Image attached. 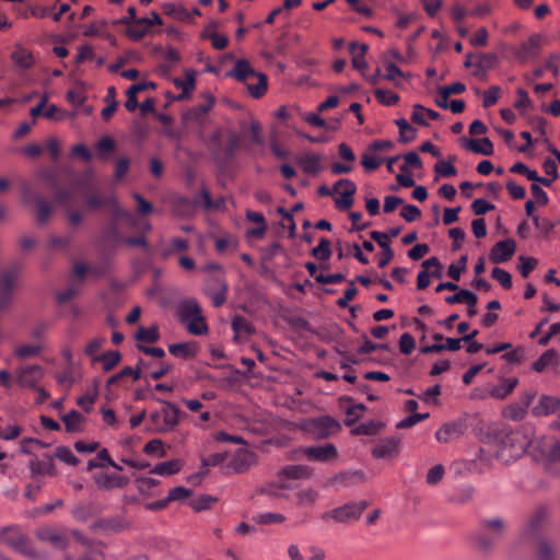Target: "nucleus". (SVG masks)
Segmentation results:
<instances>
[{"label":"nucleus","mask_w":560,"mask_h":560,"mask_svg":"<svg viewBox=\"0 0 560 560\" xmlns=\"http://www.w3.org/2000/svg\"><path fill=\"white\" fill-rule=\"evenodd\" d=\"M179 322L186 327L187 331L195 336H202L208 331L206 319L201 314V308L195 299H187L179 303Z\"/></svg>","instance_id":"nucleus-1"},{"label":"nucleus","mask_w":560,"mask_h":560,"mask_svg":"<svg viewBox=\"0 0 560 560\" xmlns=\"http://www.w3.org/2000/svg\"><path fill=\"white\" fill-rule=\"evenodd\" d=\"M494 442L509 446L506 457H503L502 454L499 455L503 459V464L509 465L527 451L530 439L522 430H501L494 434Z\"/></svg>","instance_id":"nucleus-2"},{"label":"nucleus","mask_w":560,"mask_h":560,"mask_svg":"<svg viewBox=\"0 0 560 560\" xmlns=\"http://www.w3.org/2000/svg\"><path fill=\"white\" fill-rule=\"evenodd\" d=\"M164 407L160 410L153 411L150 415V422L154 428V431L159 433H166L174 430L179 422V409L176 405L159 399Z\"/></svg>","instance_id":"nucleus-3"},{"label":"nucleus","mask_w":560,"mask_h":560,"mask_svg":"<svg viewBox=\"0 0 560 560\" xmlns=\"http://www.w3.org/2000/svg\"><path fill=\"white\" fill-rule=\"evenodd\" d=\"M366 508L368 503L365 501L349 502L323 513L320 518L326 523L329 521L336 523H351L359 520Z\"/></svg>","instance_id":"nucleus-4"},{"label":"nucleus","mask_w":560,"mask_h":560,"mask_svg":"<svg viewBox=\"0 0 560 560\" xmlns=\"http://www.w3.org/2000/svg\"><path fill=\"white\" fill-rule=\"evenodd\" d=\"M303 430L315 439H327L341 430L338 420L330 416L312 418L303 423Z\"/></svg>","instance_id":"nucleus-5"},{"label":"nucleus","mask_w":560,"mask_h":560,"mask_svg":"<svg viewBox=\"0 0 560 560\" xmlns=\"http://www.w3.org/2000/svg\"><path fill=\"white\" fill-rule=\"evenodd\" d=\"M85 202L90 210H97L102 207L108 206L112 209L114 218L117 220L121 218H131L130 212L121 209L114 196H107L97 190H92L85 195Z\"/></svg>","instance_id":"nucleus-6"},{"label":"nucleus","mask_w":560,"mask_h":560,"mask_svg":"<svg viewBox=\"0 0 560 560\" xmlns=\"http://www.w3.org/2000/svg\"><path fill=\"white\" fill-rule=\"evenodd\" d=\"M81 186H83V180L79 179L75 180L73 185L69 188H56L55 190L56 200L66 209L68 222L72 226H78L83 219L82 214L79 211L70 209V206L75 197V190L78 187Z\"/></svg>","instance_id":"nucleus-7"},{"label":"nucleus","mask_w":560,"mask_h":560,"mask_svg":"<svg viewBox=\"0 0 560 560\" xmlns=\"http://www.w3.org/2000/svg\"><path fill=\"white\" fill-rule=\"evenodd\" d=\"M2 541L16 551L30 558H38V553L31 547L28 538L20 530L14 528H4L1 533Z\"/></svg>","instance_id":"nucleus-8"},{"label":"nucleus","mask_w":560,"mask_h":560,"mask_svg":"<svg viewBox=\"0 0 560 560\" xmlns=\"http://www.w3.org/2000/svg\"><path fill=\"white\" fill-rule=\"evenodd\" d=\"M400 453V439L388 436L381 440L373 448L372 456L377 459H394Z\"/></svg>","instance_id":"nucleus-9"},{"label":"nucleus","mask_w":560,"mask_h":560,"mask_svg":"<svg viewBox=\"0 0 560 560\" xmlns=\"http://www.w3.org/2000/svg\"><path fill=\"white\" fill-rule=\"evenodd\" d=\"M311 477V469L305 465H289L283 467L278 472V480L280 482V488L288 490L291 487L285 483V479H308Z\"/></svg>","instance_id":"nucleus-10"},{"label":"nucleus","mask_w":560,"mask_h":560,"mask_svg":"<svg viewBox=\"0 0 560 560\" xmlns=\"http://www.w3.org/2000/svg\"><path fill=\"white\" fill-rule=\"evenodd\" d=\"M338 185H343L339 197L335 198V206L338 210H348L353 205V196L357 192V185L349 178L338 179Z\"/></svg>","instance_id":"nucleus-11"},{"label":"nucleus","mask_w":560,"mask_h":560,"mask_svg":"<svg viewBox=\"0 0 560 560\" xmlns=\"http://www.w3.org/2000/svg\"><path fill=\"white\" fill-rule=\"evenodd\" d=\"M516 244L512 238H506L494 244L490 252V260L494 264L508 261L515 253Z\"/></svg>","instance_id":"nucleus-12"},{"label":"nucleus","mask_w":560,"mask_h":560,"mask_svg":"<svg viewBox=\"0 0 560 560\" xmlns=\"http://www.w3.org/2000/svg\"><path fill=\"white\" fill-rule=\"evenodd\" d=\"M36 537L45 542H49L55 548L65 549L67 546V537L62 530L54 527L44 526L36 530Z\"/></svg>","instance_id":"nucleus-13"},{"label":"nucleus","mask_w":560,"mask_h":560,"mask_svg":"<svg viewBox=\"0 0 560 560\" xmlns=\"http://www.w3.org/2000/svg\"><path fill=\"white\" fill-rule=\"evenodd\" d=\"M44 370L40 365L33 364L22 368L18 372V383L24 387L35 388L36 384L43 378Z\"/></svg>","instance_id":"nucleus-14"},{"label":"nucleus","mask_w":560,"mask_h":560,"mask_svg":"<svg viewBox=\"0 0 560 560\" xmlns=\"http://www.w3.org/2000/svg\"><path fill=\"white\" fill-rule=\"evenodd\" d=\"M304 454L310 460L327 462L336 457L337 448L334 444L308 446L304 448Z\"/></svg>","instance_id":"nucleus-15"},{"label":"nucleus","mask_w":560,"mask_h":560,"mask_svg":"<svg viewBox=\"0 0 560 560\" xmlns=\"http://www.w3.org/2000/svg\"><path fill=\"white\" fill-rule=\"evenodd\" d=\"M256 464V455L254 452L248 450H238L233 455L230 467L237 474L247 471L252 466Z\"/></svg>","instance_id":"nucleus-16"},{"label":"nucleus","mask_w":560,"mask_h":560,"mask_svg":"<svg viewBox=\"0 0 560 560\" xmlns=\"http://www.w3.org/2000/svg\"><path fill=\"white\" fill-rule=\"evenodd\" d=\"M323 156L318 153L306 152L298 156L296 162L305 174L317 175L322 171Z\"/></svg>","instance_id":"nucleus-17"},{"label":"nucleus","mask_w":560,"mask_h":560,"mask_svg":"<svg viewBox=\"0 0 560 560\" xmlns=\"http://www.w3.org/2000/svg\"><path fill=\"white\" fill-rule=\"evenodd\" d=\"M464 433V424L459 421L444 423L436 432L435 438L440 443H450Z\"/></svg>","instance_id":"nucleus-18"},{"label":"nucleus","mask_w":560,"mask_h":560,"mask_svg":"<svg viewBox=\"0 0 560 560\" xmlns=\"http://www.w3.org/2000/svg\"><path fill=\"white\" fill-rule=\"evenodd\" d=\"M560 409V399L556 396L542 395L532 409L535 417H546Z\"/></svg>","instance_id":"nucleus-19"},{"label":"nucleus","mask_w":560,"mask_h":560,"mask_svg":"<svg viewBox=\"0 0 560 560\" xmlns=\"http://www.w3.org/2000/svg\"><path fill=\"white\" fill-rule=\"evenodd\" d=\"M214 105V98L211 95H208L205 103L189 108L187 112L183 114V120L185 122H201L208 112Z\"/></svg>","instance_id":"nucleus-20"},{"label":"nucleus","mask_w":560,"mask_h":560,"mask_svg":"<svg viewBox=\"0 0 560 560\" xmlns=\"http://www.w3.org/2000/svg\"><path fill=\"white\" fill-rule=\"evenodd\" d=\"M494 450L491 443L480 447L474 460V470L478 474H483L488 471L492 466Z\"/></svg>","instance_id":"nucleus-21"},{"label":"nucleus","mask_w":560,"mask_h":560,"mask_svg":"<svg viewBox=\"0 0 560 560\" xmlns=\"http://www.w3.org/2000/svg\"><path fill=\"white\" fill-rule=\"evenodd\" d=\"M128 479L117 474L102 472L95 476V483L102 490H112L115 488H124Z\"/></svg>","instance_id":"nucleus-22"},{"label":"nucleus","mask_w":560,"mask_h":560,"mask_svg":"<svg viewBox=\"0 0 560 560\" xmlns=\"http://www.w3.org/2000/svg\"><path fill=\"white\" fill-rule=\"evenodd\" d=\"M199 346L196 341L172 343L168 346V352L184 360L192 359L198 354Z\"/></svg>","instance_id":"nucleus-23"},{"label":"nucleus","mask_w":560,"mask_h":560,"mask_svg":"<svg viewBox=\"0 0 560 560\" xmlns=\"http://www.w3.org/2000/svg\"><path fill=\"white\" fill-rule=\"evenodd\" d=\"M462 141L464 148L470 152L487 156L493 154V144L489 138H482L480 140L463 138Z\"/></svg>","instance_id":"nucleus-24"},{"label":"nucleus","mask_w":560,"mask_h":560,"mask_svg":"<svg viewBox=\"0 0 560 560\" xmlns=\"http://www.w3.org/2000/svg\"><path fill=\"white\" fill-rule=\"evenodd\" d=\"M256 71L245 59L236 61L234 68L228 73L229 77L235 78L237 81L247 84L255 75Z\"/></svg>","instance_id":"nucleus-25"},{"label":"nucleus","mask_w":560,"mask_h":560,"mask_svg":"<svg viewBox=\"0 0 560 560\" xmlns=\"http://www.w3.org/2000/svg\"><path fill=\"white\" fill-rule=\"evenodd\" d=\"M19 267H12L11 269L4 271L0 277V298L4 296L8 299V305L11 302V294L15 285V280L18 278Z\"/></svg>","instance_id":"nucleus-26"},{"label":"nucleus","mask_w":560,"mask_h":560,"mask_svg":"<svg viewBox=\"0 0 560 560\" xmlns=\"http://www.w3.org/2000/svg\"><path fill=\"white\" fill-rule=\"evenodd\" d=\"M174 85L182 90V93L177 96H173L174 101H183L190 96V93L195 90V71L187 70L186 79L175 78L173 80Z\"/></svg>","instance_id":"nucleus-27"},{"label":"nucleus","mask_w":560,"mask_h":560,"mask_svg":"<svg viewBox=\"0 0 560 560\" xmlns=\"http://www.w3.org/2000/svg\"><path fill=\"white\" fill-rule=\"evenodd\" d=\"M517 384L518 378L516 377L503 378L499 385L489 389V396L500 400L505 399L513 393Z\"/></svg>","instance_id":"nucleus-28"},{"label":"nucleus","mask_w":560,"mask_h":560,"mask_svg":"<svg viewBox=\"0 0 560 560\" xmlns=\"http://www.w3.org/2000/svg\"><path fill=\"white\" fill-rule=\"evenodd\" d=\"M28 468L31 471V477L33 478L43 475H57L56 465L52 457H48L47 460L33 459L30 462Z\"/></svg>","instance_id":"nucleus-29"},{"label":"nucleus","mask_w":560,"mask_h":560,"mask_svg":"<svg viewBox=\"0 0 560 560\" xmlns=\"http://www.w3.org/2000/svg\"><path fill=\"white\" fill-rule=\"evenodd\" d=\"M540 44V36L535 34L532 35L526 42H523L518 49L515 51V56L522 60L526 61L529 57L537 54Z\"/></svg>","instance_id":"nucleus-30"},{"label":"nucleus","mask_w":560,"mask_h":560,"mask_svg":"<svg viewBox=\"0 0 560 560\" xmlns=\"http://www.w3.org/2000/svg\"><path fill=\"white\" fill-rule=\"evenodd\" d=\"M144 365H145L144 361L139 360L136 369H133L131 366H125L120 372L112 375L107 380V384H106L107 387H110L112 385L119 383L122 378H125L127 376H132L133 380H139L141 376V368Z\"/></svg>","instance_id":"nucleus-31"},{"label":"nucleus","mask_w":560,"mask_h":560,"mask_svg":"<svg viewBox=\"0 0 560 560\" xmlns=\"http://www.w3.org/2000/svg\"><path fill=\"white\" fill-rule=\"evenodd\" d=\"M546 517H547V510L545 508H538L530 516L527 525L525 526V528L523 530V535L524 536L534 535L540 528V526L544 524Z\"/></svg>","instance_id":"nucleus-32"},{"label":"nucleus","mask_w":560,"mask_h":560,"mask_svg":"<svg viewBox=\"0 0 560 560\" xmlns=\"http://www.w3.org/2000/svg\"><path fill=\"white\" fill-rule=\"evenodd\" d=\"M11 59L14 62V65L22 70L32 68L35 62L33 55L23 47H18L11 54Z\"/></svg>","instance_id":"nucleus-33"},{"label":"nucleus","mask_w":560,"mask_h":560,"mask_svg":"<svg viewBox=\"0 0 560 560\" xmlns=\"http://www.w3.org/2000/svg\"><path fill=\"white\" fill-rule=\"evenodd\" d=\"M232 329L235 337H248L255 334L254 326L243 316L236 315L232 319Z\"/></svg>","instance_id":"nucleus-34"},{"label":"nucleus","mask_w":560,"mask_h":560,"mask_svg":"<svg viewBox=\"0 0 560 560\" xmlns=\"http://www.w3.org/2000/svg\"><path fill=\"white\" fill-rule=\"evenodd\" d=\"M477 301V295L466 289H460L457 293L445 298L448 304L466 303L468 306H476Z\"/></svg>","instance_id":"nucleus-35"},{"label":"nucleus","mask_w":560,"mask_h":560,"mask_svg":"<svg viewBox=\"0 0 560 560\" xmlns=\"http://www.w3.org/2000/svg\"><path fill=\"white\" fill-rule=\"evenodd\" d=\"M182 468V462L179 459H171L167 462L159 463L151 470L152 474L160 476H172L177 474Z\"/></svg>","instance_id":"nucleus-36"},{"label":"nucleus","mask_w":560,"mask_h":560,"mask_svg":"<svg viewBox=\"0 0 560 560\" xmlns=\"http://www.w3.org/2000/svg\"><path fill=\"white\" fill-rule=\"evenodd\" d=\"M121 360V354L117 350H110L103 354L96 355L94 362H101L105 372L114 369Z\"/></svg>","instance_id":"nucleus-37"},{"label":"nucleus","mask_w":560,"mask_h":560,"mask_svg":"<svg viewBox=\"0 0 560 560\" xmlns=\"http://www.w3.org/2000/svg\"><path fill=\"white\" fill-rule=\"evenodd\" d=\"M149 32L148 19L139 18L135 22L130 23L127 30V35L133 40L141 39Z\"/></svg>","instance_id":"nucleus-38"},{"label":"nucleus","mask_w":560,"mask_h":560,"mask_svg":"<svg viewBox=\"0 0 560 560\" xmlns=\"http://www.w3.org/2000/svg\"><path fill=\"white\" fill-rule=\"evenodd\" d=\"M61 420L67 432H80L84 418L77 410H71L62 416Z\"/></svg>","instance_id":"nucleus-39"},{"label":"nucleus","mask_w":560,"mask_h":560,"mask_svg":"<svg viewBox=\"0 0 560 560\" xmlns=\"http://www.w3.org/2000/svg\"><path fill=\"white\" fill-rule=\"evenodd\" d=\"M399 129V141L401 143H409L417 137V130L405 119L399 118L396 120Z\"/></svg>","instance_id":"nucleus-40"},{"label":"nucleus","mask_w":560,"mask_h":560,"mask_svg":"<svg viewBox=\"0 0 560 560\" xmlns=\"http://www.w3.org/2000/svg\"><path fill=\"white\" fill-rule=\"evenodd\" d=\"M160 338L159 327L156 325H151L150 327H140L136 332V339L138 341H143L148 343H152L158 341Z\"/></svg>","instance_id":"nucleus-41"},{"label":"nucleus","mask_w":560,"mask_h":560,"mask_svg":"<svg viewBox=\"0 0 560 560\" xmlns=\"http://www.w3.org/2000/svg\"><path fill=\"white\" fill-rule=\"evenodd\" d=\"M253 79H257V83H250V81L246 84L250 95L255 98L261 97L267 91V77L262 73H256Z\"/></svg>","instance_id":"nucleus-42"},{"label":"nucleus","mask_w":560,"mask_h":560,"mask_svg":"<svg viewBox=\"0 0 560 560\" xmlns=\"http://www.w3.org/2000/svg\"><path fill=\"white\" fill-rule=\"evenodd\" d=\"M474 493L475 488L471 485H465L450 495V501L454 503H466L472 499Z\"/></svg>","instance_id":"nucleus-43"},{"label":"nucleus","mask_w":560,"mask_h":560,"mask_svg":"<svg viewBox=\"0 0 560 560\" xmlns=\"http://www.w3.org/2000/svg\"><path fill=\"white\" fill-rule=\"evenodd\" d=\"M558 353L553 349L545 351L533 364L536 372H542L548 365L556 362Z\"/></svg>","instance_id":"nucleus-44"},{"label":"nucleus","mask_w":560,"mask_h":560,"mask_svg":"<svg viewBox=\"0 0 560 560\" xmlns=\"http://www.w3.org/2000/svg\"><path fill=\"white\" fill-rule=\"evenodd\" d=\"M36 205H37V212H36V220L38 224H45L51 212H52V205L46 200H44L40 197L36 198Z\"/></svg>","instance_id":"nucleus-45"},{"label":"nucleus","mask_w":560,"mask_h":560,"mask_svg":"<svg viewBox=\"0 0 560 560\" xmlns=\"http://www.w3.org/2000/svg\"><path fill=\"white\" fill-rule=\"evenodd\" d=\"M330 241L322 237L319 244L311 250L312 256L318 260H328L331 256Z\"/></svg>","instance_id":"nucleus-46"},{"label":"nucleus","mask_w":560,"mask_h":560,"mask_svg":"<svg viewBox=\"0 0 560 560\" xmlns=\"http://www.w3.org/2000/svg\"><path fill=\"white\" fill-rule=\"evenodd\" d=\"M382 428V423L377 421H369L361 423L351 430L353 435H374Z\"/></svg>","instance_id":"nucleus-47"},{"label":"nucleus","mask_w":560,"mask_h":560,"mask_svg":"<svg viewBox=\"0 0 560 560\" xmlns=\"http://www.w3.org/2000/svg\"><path fill=\"white\" fill-rule=\"evenodd\" d=\"M215 502H217V498L207 495V494H202V495H199L198 498L192 499L189 502V505L191 506V509L194 511L201 512V511L210 509Z\"/></svg>","instance_id":"nucleus-48"},{"label":"nucleus","mask_w":560,"mask_h":560,"mask_svg":"<svg viewBox=\"0 0 560 560\" xmlns=\"http://www.w3.org/2000/svg\"><path fill=\"white\" fill-rule=\"evenodd\" d=\"M504 527V522L500 517L485 520L482 522V529L485 532H491L492 535L497 536L498 538H501Z\"/></svg>","instance_id":"nucleus-49"},{"label":"nucleus","mask_w":560,"mask_h":560,"mask_svg":"<svg viewBox=\"0 0 560 560\" xmlns=\"http://www.w3.org/2000/svg\"><path fill=\"white\" fill-rule=\"evenodd\" d=\"M365 406L363 404L349 405L345 407V411L347 415V419L345 420V424L350 427L357 420H359L362 416Z\"/></svg>","instance_id":"nucleus-50"},{"label":"nucleus","mask_w":560,"mask_h":560,"mask_svg":"<svg viewBox=\"0 0 560 560\" xmlns=\"http://www.w3.org/2000/svg\"><path fill=\"white\" fill-rule=\"evenodd\" d=\"M55 457L68 465L77 466L79 464L78 457L67 446H58L55 451Z\"/></svg>","instance_id":"nucleus-51"},{"label":"nucleus","mask_w":560,"mask_h":560,"mask_svg":"<svg viewBox=\"0 0 560 560\" xmlns=\"http://www.w3.org/2000/svg\"><path fill=\"white\" fill-rule=\"evenodd\" d=\"M296 498L300 506H312L315 504L318 493L313 489H304L296 493Z\"/></svg>","instance_id":"nucleus-52"},{"label":"nucleus","mask_w":560,"mask_h":560,"mask_svg":"<svg viewBox=\"0 0 560 560\" xmlns=\"http://www.w3.org/2000/svg\"><path fill=\"white\" fill-rule=\"evenodd\" d=\"M503 415L505 418L512 419L514 421H520L525 418V416L527 415V410L521 407L520 404L513 402L504 409Z\"/></svg>","instance_id":"nucleus-53"},{"label":"nucleus","mask_w":560,"mask_h":560,"mask_svg":"<svg viewBox=\"0 0 560 560\" xmlns=\"http://www.w3.org/2000/svg\"><path fill=\"white\" fill-rule=\"evenodd\" d=\"M375 97L381 104L386 106L395 105L399 101L398 94L383 89L375 91Z\"/></svg>","instance_id":"nucleus-54"},{"label":"nucleus","mask_w":560,"mask_h":560,"mask_svg":"<svg viewBox=\"0 0 560 560\" xmlns=\"http://www.w3.org/2000/svg\"><path fill=\"white\" fill-rule=\"evenodd\" d=\"M491 276L494 280H497L504 289H510L512 287V276L506 270L494 267L492 269Z\"/></svg>","instance_id":"nucleus-55"},{"label":"nucleus","mask_w":560,"mask_h":560,"mask_svg":"<svg viewBox=\"0 0 560 560\" xmlns=\"http://www.w3.org/2000/svg\"><path fill=\"white\" fill-rule=\"evenodd\" d=\"M405 78V73L393 62L386 63V74L384 79L393 82L395 85H399V79Z\"/></svg>","instance_id":"nucleus-56"},{"label":"nucleus","mask_w":560,"mask_h":560,"mask_svg":"<svg viewBox=\"0 0 560 560\" xmlns=\"http://www.w3.org/2000/svg\"><path fill=\"white\" fill-rule=\"evenodd\" d=\"M518 270L522 277L527 278L529 273L536 268L537 259L533 257L520 256Z\"/></svg>","instance_id":"nucleus-57"},{"label":"nucleus","mask_w":560,"mask_h":560,"mask_svg":"<svg viewBox=\"0 0 560 560\" xmlns=\"http://www.w3.org/2000/svg\"><path fill=\"white\" fill-rule=\"evenodd\" d=\"M501 94V88L499 85H492L488 90L483 92V101L482 105L483 107H490L494 105Z\"/></svg>","instance_id":"nucleus-58"},{"label":"nucleus","mask_w":560,"mask_h":560,"mask_svg":"<svg viewBox=\"0 0 560 560\" xmlns=\"http://www.w3.org/2000/svg\"><path fill=\"white\" fill-rule=\"evenodd\" d=\"M253 520L259 524H276L282 523L285 520V517L280 513L267 512L254 516Z\"/></svg>","instance_id":"nucleus-59"},{"label":"nucleus","mask_w":560,"mask_h":560,"mask_svg":"<svg viewBox=\"0 0 560 560\" xmlns=\"http://www.w3.org/2000/svg\"><path fill=\"white\" fill-rule=\"evenodd\" d=\"M40 350L39 345H22L15 349V354L21 359H27L36 357Z\"/></svg>","instance_id":"nucleus-60"},{"label":"nucleus","mask_w":560,"mask_h":560,"mask_svg":"<svg viewBox=\"0 0 560 560\" xmlns=\"http://www.w3.org/2000/svg\"><path fill=\"white\" fill-rule=\"evenodd\" d=\"M467 257L462 256L456 264L448 267L447 275L455 281H458L463 271L466 270Z\"/></svg>","instance_id":"nucleus-61"},{"label":"nucleus","mask_w":560,"mask_h":560,"mask_svg":"<svg viewBox=\"0 0 560 560\" xmlns=\"http://www.w3.org/2000/svg\"><path fill=\"white\" fill-rule=\"evenodd\" d=\"M500 538L494 535H488L485 533H479L476 536V545L479 549L487 550L491 548Z\"/></svg>","instance_id":"nucleus-62"},{"label":"nucleus","mask_w":560,"mask_h":560,"mask_svg":"<svg viewBox=\"0 0 560 560\" xmlns=\"http://www.w3.org/2000/svg\"><path fill=\"white\" fill-rule=\"evenodd\" d=\"M66 560H70L67 558ZM80 560H117L114 555H105L100 548L88 550Z\"/></svg>","instance_id":"nucleus-63"},{"label":"nucleus","mask_w":560,"mask_h":560,"mask_svg":"<svg viewBox=\"0 0 560 560\" xmlns=\"http://www.w3.org/2000/svg\"><path fill=\"white\" fill-rule=\"evenodd\" d=\"M416 347L415 338L409 332H404L399 338V349L404 354H410Z\"/></svg>","instance_id":"nucleus-64"}]
</instances>
